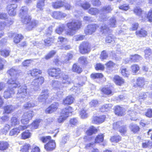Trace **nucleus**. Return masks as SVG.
Masks as SVG:
<instances>
[{"label":"nucleus","instance_id":"1","mask_svg":"<svg viewBox=\"0 0 152 152\" xmlns=\"http://www.w3.org/2000/svg\"><path fill=\"white\" fill-rule=\"evenodd\" d=\"M48 72L49 75L57 79L60 78L62 79L61 81L53 80L51 83L53 90L57 91L56 93L57 95L59 97L61 96L63 93L62 88L72 83L71 79L68 75L61 72L59 68L49 69Z\"/></svg>","mask_w":152,"mask_h":152},{"label":"nucleus","instance_id":"2","mask_svg":"<svg viewBox=\"0 0 152 152\" xmlns=\"http://www.w3.org/2000/svg\"><path fill=\"white\" fill-rule=\"evenodd\" d=\"M7 73L12 76L7 81L8 84L13 88L20 87V83L18 81V78L16 77L17 74L19 73V71L15 67H13L8 70Z\"/></svg>","mask_w":152,"mask_h":152},{"label":"nucleus","instance_id":"3","mask_svg":"<svg viewBox=\"0 0 152 152\" xmlns=\"http://www.w3.org/2000/svg\"><path fill=\"white\" fill-rule=\"evenodd\" d=\"M81 22L78 20H74L67 23L66 26L69 29L65 31V34L67 35L72 36L76 33V31L80 28Z\"/></svg>","mask_w":152,"mask_h":152},{"label":"nucleus","instance_id":"4","mask_svg":"<svg viewBox=\"0 0 152 152\" xmlns=\"http://www.w3.org/2000/svg\"><path fill=\"white\" fill-rule=\"evenodd\" d=\"M21 21L24 24H27L26 29L28 31L31 30L34 27L37 26L39 24L38 21L35 20L31 21V18L28 15L20 18Z\"/></svg>","mask_w":152,"mask_h":152},{"label":"nucleus","instance_id":"5","mask_svg":"<svg viewBox=\"0 0 152 152\" xmlns=\"http://www.w3.org/2000/svg\"><path fill=\"white\" fill-rule=\"evenodd\" d=\"M73 111L72 107L70 106L63 109L61 112L60 116L58 119V122L59 123L63 122Z\"/></svg>","mask_w":152,"mask_h":152},{"label":"nucleus","instance_id":"6","mask_svg":"<svg viewBox=\"0 0 152 152\" xmlns=\"http://www.w3.org/2000/svg\"><path fill=\"white\" fill-rule=\"evenodd\" d=\"M27 87L26 85H23L18 89L16 97L18 98H24L27 95Z\"/></svg>","mask_w":152,"mask_h":152},{"label":"nucleus","instance_id":"7","mask_svg":"<svg viewBox=\"0 0 152 152\" xmlns=\"http://www.w3.org/2000/svg\"><path fill=\"white\" fill-rule=\"evenodd\" d=\"M79 49L82 54L88 53L91 50L90 45L88 42H83L80 45Z\"/></svg>","mask_w":152,"mask_h":152},{"label":"nucleus","instance_id":"8","mask_svg":"<svg viewBox=\"0 0 152 152\" xmlns=\"http://www.w3.org/2000/svg\"><path fill=\"white\" fill-rule=\"evenodd\" d=\"M34 114L32 111H29L25 113L22 116L21 123L23 124L28 123L29 120L31 119Z\"/></svg>","mask_w":152,"mask_h":152},{"label":"nucleus","instance_id":"9","mask_svg":"<svg viewBox=\"0 0 152 152\" xmlns=\"http://www.w3.org/2000/svg\"><path fill=\"white\" fill-rule=\"evenodd\" d=\"M99 27V26L96 24L89 25L85 28V33L87 35H91L96 31Z\"/></svg>","mask_w":152,"mask_h":152},{"label":"nucleus","instance_id":"10","mask_svg":"<svg viewBox=\"0 0 152 152\" xmlns=\"http://www.w3.org/2000/svg\"><path fill=\"white\" fill-rule=\"evenodd\" d=\"M44 82V78L42 77H40L35 79L31 83V85L33 87V88L37 91L39 89V85H41Z\"/></svg>","mask_w":152,"mask_h":152},{"label":"nucleus","instance_id":"11","mask_svg":"<svg viewBox=\"0 0 152 152\" xmlns=\"http://www.w3.org/2000/svg\"><path fill=\"white\" fill-rule=\"evenodd\" d=\"M17 7V5L15 4H8L7 10L9 15L10 16H14L16 14V10Z\"/></svg>","mask_w":152,"mask_h":152},{"label":"nucleus","instance_id":"12","mask_svg":"<svg viewBox=\"0 0 152 152\" xmlns=\"http://www.w3.org/2000/svg\"><path fill=\"white\" fill-rule=\"evenodd\" d=\"M80 82L78 83V85L79 86L78 87H77V86H75L73 87V88L74 89V92L77 93V94H79L81 90L79 87L83 86L84 84L85 81L87 80V77L85 76H84L80 77Z\"/></svg>","mask_w":152,"mask_h":152},{"label":"nucleus","instance_id":"13","mask_svg":"<svg viewBox=\"0 0 152 152\" xmlns=\"http://www.w3.org/2000/svg\"><path fill=\"white\" fill-rule=\"evenodd\" d=\"M56 147V144L55 141L53 140H51L45 145V148L48 151H50L53 150Z\"/></svg>","mask_w":152,"mask_h":152},{"label":"nucleus","instance_id":"14","mask_svg":"<svg viewBox=\"0 0 152 152\" xmlns=\"http://www.w3.org/2000/svg\"><path fill=\"white\" fill-rule=\"evenodd\" d=\"M52 15L53 18L59 20L65 18L67 15L66 13L61 11H54Z\"/></svg>","mask_w":152,"mask_h":152},{"label":"nucleus","instance_id":"15","mask_svg":"<svg viewBox=\"0 0 152 152\" xmlns=\"http://www.w3.org/2000/svg\"><path fill=\"white\" fill-rule=\"evenodd\" d=\"M59 106L58 103H54L46 109L45 112L47 113H51L56 111Z\"/></svg>","mask_w":152,"mask_h":152},{"label":"nucleus","instance_id":"16","mask_svg":"<svg viewBox=\"0 0 152 152\" xmlns=\"http://www.w3.org/2000/svg\"><path fill=\"white\" fill-rule=\"evenodd\" d=\"M49 93L47 89H44L42 91L41 94L38 98V100L40 102H44L48 96Z\"/></svg>","mask_w":152,"mask_h":152},{"label":"nucleus","instance_id":"17","mask_svg":"<svg viewBox=\"0 0 152 152\" xmlns=\"http://www.w3.org/2000/svg\"><path fill=\"white\" fill-rule=\"evenodd\" d=\"M74 100L73 96L71 95H69L63 99V104L64 105H70L73 102Z\"/></svg>","mask_w":152,"mask_h":152},{"label":"nucleus","instance_id":"18","mask_svg":"<svg viewBox=\"0 0 152 152\" xmlns=\"http://www.w3.org/2000/svg\"><path fill=\"white\" fill-rule=\"evenodd\" d=\"M113 81L117 85L121 86L124 83V80L121 77L118 75L114 76Z\"/></svg>","mask_w":152,"mask_h":152},{"label":"nucleus","instance_id":"19","mask_svg":"<svg viewBox=\"0 0 152 152\" xmlns=\"http://www.w3.org/2000/svg\"><path fill=\"white\" fill-rule=\"evenodd\" d=\"M14 93V89L12 88H9L4 91V96L6 99L10 98L11 97L12 95Z\"/></svg>","mask_w":152,"mask_h":152},{"label":"nucleus","instance_id":"20","mask_svg":"<svg viewBox=\"0 0 152 152\" xmlns=\"http://www.w3.org/2000/svg\"><path fill=\"white\" fill-rule=\"evenodd\" d=\"M105 117L104 115L100 116V117H94L93 118L92 122L94 124H97L100 123L104 121L105 119Z\"/></svg>","mask_w":152,"mask_h":152},{"label":"nucleus","instance_id":"21","mask_svg":"<svg viewBox=\"0 0 152 152\" xmlns=\"http://www.w3.org/2000/svg\"><path fill=\"white\" fill-rule=\"evenodd\" d=\"M64 1L61 0L55 2H53L52 3V6L53 8L55 9H58L64 6L65 2V0Z\"/></svg>","mask_w":152,"mask_h":152},{"label":"nucleus","instance_id":"22","mask_svg":"<svg viewBox=\"0 0 152 152\" xmlns=\"http://www.w3.org/2000/svg\"><path fill=\"white\" fill-rule=\"evenodd\" d=\"M28 9L27 7H22L20 10L19 14L20 18L29 15L28 14Z\"/></svg>","mask_w":152,"mask_h":152},{"label":"nucleus","instance_id":"23","mask_svg":"<svg viewBox=\"0 0 152 152\" xmlns=\"http://www.w3.org/2000/svg\"><path fill=\"white\" fill-rule=\"evenodd\" d=\"M124 108L119 106H117L115 109V113L118 116L123 115L124 113Z\"/></svg>","mask_w":152,"mask_h":152},{"label":"nucleus","instance_id":"24","mask_svg":"<svg viewBox=\"0 0 152 152\" xmlns=\"http://www.w3.org/2000/svg\"><path fill=\"white\" fill-rule=\"evenodd\" d=\"M134 12L137 15L141 16L142 18L143 16H145V13L142 12L141 9L138 7H136L134 10Z\"/></svg>","mask_w":152,"mask_h":152},{"label":"nucleus","instance_id":"25","mask_svg":"<svg viewBox=\"0 0 152 152\" xmlns=\"http://www.w3.org/2000/svg\"><path fill=\"white\" fill-rule=\"evenodd\" d=\"M72 70L73 72L78 74L81 73L82 71V68L76 64H75L73 65Z\"/></svg>","mask_w":152,"mask_h":152},{"label":"nucleus","instance_id":"26","mask_svg":"<svg viewBox=\"0 0 152 152\" xmlns=\"http://www.w3.org/2000/svg\"><path fill=\"white\" fill-rule=\"evenodd\" d=\"M42 73V71L37 69H33L28 72V74H30L32 76H35L39 74H41Z\"/></svg>","mask_w":152,"mask_h":152},{"label":"nucleus","instance_id":"27","mask_svg":"<svg viewBox=\"0 0 152 152\" xmlns=\"http://www.w3.org/2000/svg\"><path fill=\"white\" fill-rule=\"evenodd\" d=\"M65 28V26L64 24H60L56 29L55 31L56 33L59 34H61L64 31Z\"/></svg>","mask_w":152,"mask_h":152},{"label":"nucleus","instance_id":"28","mask_svg":"<svg viewBox=\"0 0 152 152\" xmlns=\"http://www.w3.org/2000/svg\"><path fill=\"white\" fill-rule=\"evenodd\" d=\"M137 113L134 112L133 110H129L128 112V114L131 117L130 119L132 120L135 121L137 119Z\"/></svg>","mask_w":152,"mask_h":152},{"label":"nucleus","instance_id":"29","mask_svg":"<svg viewBox=\"0 0 152 152\" xmlns=\"http://www.w3.org/2000/svg\"><path fill=\"white\" fill-rule=\"evenodd\" d=\"M9 146L8 142L4 141H0V150L4 151L6 150Z\"/></svg>","mask_w":152,"mask_h":152},{"label":"nucleus","instance_id":"30","mask_svg":"<svg viewBox=\"0 0 152 152\" xmlns=\"http://www.w3.org/2000/svg\"><path fill=\"white\" fill-rule=\"evenodd\" d=\"M20 123V120L16 117H12L10 121V125L12 126H15L18 125Z\"/></svg>","mask_w":152,"mask_h":152},{"label":"nucleus","instance_id":"31","mask_svg":"<svg viewBox=\"0 0 152 152\" xmlns=\"http://www.w3.org/2000/svg\"><path fill=\"white\" fill-rule=\"evenodd\" d=\"M136 34L137 35L141 37H145L147 34V31L143 29H141L140 30L136 31Z\"/></svg>","mask_w":152,"mask_h":152},{"label":"nucleus","instance_id":"32","mask_svg":"<svg viewBox=\"0 0 152 152\" xmlns=\"http://www.w3.org/2000/svg\"><path fill=\"white\" fill-rule=\"evenodd\" d=\"M145 82L143 77H139L137 80L136 84L138 86L142 87L145 85Z\"/></svg>","mask_w":152,"mask_h":152},{"label":"nucleus","instance_id":"33","mask_svg":"<svg viewBox=\"0 0 152 152\" xmlns=\"http://www.w3.org/2000/svg\"><path fill=\"white\" fill-rule=\"evenodd\" d=\"M101 11L96 8H91L88 11V12L92 15H96L99 14Z\"/></svg>","mask_w":152,"mask_h":152},{"label":"nucleus","instance_id":"34","mask_svg":"<svg viewBox=\"0 0 152 152\" xmlns=\"http://www.w3.org/2000/svg\"><path fill=\"white\" fill-rule=\"evenodd\" d=\"M14 108L12 105H8L4 107V113L8 114L10 113L13 110Z\"/></svg>","mask_w":152,"mask_h":152},{"label":"nucleus","instance_id":"35","mask_svg":"<svg viewBox=\"0 0 152 152\" xmlns=\"http://www.w3.org/2000/svg\"><path fill=\"white\" fill-rule=\"evenodd\" d=\"M112 106L111 104H105L103 105L100 110L102 112L107 111L111 109Z\"/></svg>","mask_w":152,"mask_h":152},{"label":"nucleus","instance_id":"36","mask_svg":"<svg viewBox=\"0 0 152 152\" xmlns=\"http://www.w3.org/2000/svg\"><path fill=\"white\" fill-rule=\"evenodd\" d=\"M23 38V37L20 34H16L13 38V42L16 44L19 42Z\"/></svg>","mask_w":152,"mask_h":152},{"label":"nucleus","instance_id":"37","mask_svg":"<svg viewBox=\"0 0 152 152\" xmlns=\"http://www.w3.org/2000/svg\"><path fill=\"white\" fill-rule=\"evenodd\" d=\"M54 38L52 37H49L44 40L45 45L46 46H49L53 43Z\"/></svg>","mask_w":152,"mask_h":152},{"label":"nucleus","instance_id":"38","mask_svg":"<svg viewBox=\"0 0 152 152\" xmlns=\"http://www.w3.org/2000/svg\"><path fill=\"white\" fill-rule=\"evenodd\" d=\"M31 135V133L29 131L26 130L21 134V138L23 139H26L29 138Z\"/></svg>","mask_w":152,"mask_h":152},{"label":"nucleus","instance_id":"39","mask_svg":"<svg viewBox=\"0 0 152 152\" xmlns=\"http://www.w3.org/2000/svg\"><path fill=\"white\" fill-rule=\"evenodd\" d=\"M109 25L111 27H115L116 25V21L115 18H111L110 20Z\"/></svg>","mask_w":152,"mask_h":152},{"label":"nucleus","instance_id":"40","mask_svg":"<svg viewBox=\"0 0 152 152\" xmlns=\"http://www.w3.org/2000/svg\"><path fill=\"white\" fill-rule=\"evenodd\" d=\"M45 0H39L37 4V7L41 10H43V7L45 5L44 1Z\"/></svg>","mask_w":152,"mask_h":152},{"label":"nucleus","instance_id":"41","mask_svg":"<svg viewBox=\"0 0 152 152\" xmlns=\"http://www.w3.org/2000/svg\"><path fill=\"white\" fill-rule=\"evenodd\" d=\"M96 132V129L93 126H91L86 131V133L88 135H91L93 133Z\"/></svg>","mask_w":152,"mask_h":152},{"label":"nucleus","instance_id":"42","mask_svg":"<svg viewBox=\"0 0 152 152\" xmlns=\"http://www.w3.org/2000/svg\"><path fill=\"white\" fill-rule=\"evenodd\" d=\"M131 130L134 133H136L139 131V127L136 124H132L130 126Z\"/></svg>","mask_w":152,"mask_h":152},{"label":"nucleus","instance_id":"43","mask_svg":"<svg viewBox=\"0 0 152 152\" xmlns=\"http://www.w3.org/2000/svg\"><path fill=\"white\" fill-rule=\"evenodd\" d=\"M104 137L103 134L98 135L95 139V142L98 143L102 142L104 140Z\"/></svg>","mask_w":152,"mask_h":152},{"label":"nucleus","instance_id":"44","mask_svg":"<svg viewBox=\"0 0 152 152\" xmlns=\"http://www.w3.org/2000/svg\"><path fill=\"white\" fill-rule=\"evenodd\" d=\"M131 59L134 62H137L141 59V57L137 54H135L131 56Z\"/></svg>","mask_w":152,"mask_h":152},{"label":"nucleus","instance_id":"45","mask_svg":"<svg viewBox=\"0 0 152 152\" xmlns=\"http://www.w3.org/2000/svg\"><path fill=\"white\" fill-rule=\"evenodd\" d=\"M131 69L133 73H136L140 69V67L137 64H133L131 66Z\"/></svg>","mask_w":152,"mask_h":152},{"label":"nucleus","instance_id":"46","mask_svg":"<svg viewBox=\"0 0 152 152\" xmlns=\"http://www.w3.org/2000/svg\"><path fill=\"white\" fill-rule=\"evenodd\" d=\"M102 91L106 95H112V92L110 88H103L102 89Z\"/></svg>","mask_w":152,"mask_h":152},{"label":"nucleus","instance_id":"47","mask_svg":"<svg viewBox=\"0 0 152 152\" xmlns=\"http://www.w3.org/2000/svg\"><path fill=\"white\" fill-rule=\"evenodd\" d=\"M142 69L143 72L145 73L147 75H150L152 74V72L149 70L148 67L143 66L142 67Z\"/></svg>","mask_w":152,"mask_h":152},{"label":"nucleus","instance_id":"48","mask_svg":"<svg viewBox=\"0 0 152 152\" xmlns=\"http://www.w3.org/2000/svg\"><path fill=\"white\" fill-rule=\"evenodd\" d=\"M30 148V145L26 143L22 147L20 151L23 152H28Z\"/></svg>","mask_w":152,"mask_h":152},{"label":"nucleus","instance_id":"49","mask_svg":"<svg viewBox=\"0 0 152 152\" xmlns=\"http://www.w3.org/2000/svg\"><path fill=\"white\" fill-rule=\"evenodd\" d=\"M77 4H78L79 6H81V7L84 10H86L88 9L91 7V5L87 2H86L83 4H78L77 2Z\"/></svg>","mask_w":152,"mask_h":152},{"label":"nucleus","instance_id":"50","mask_svg":"<svg viewBox=\"0 0 152 152\" xmlns=\"http://www.w3.org/2000/svg\"><path fill=\"white\" fill-rule=\"evenodd\" d=\"M103 77V75L100 73L92 74L91 75V78L95 79L96 78H102Z\"/></svg>","mask_w":152,"mask_h":152},{"label":"nucleus","instance_id":"51","mask_svg":"<svg viewBox=\"0 0 152 152\" xmlns=\"http://www.w3.org/2000/svg\"><path fill=\"white\" fill-rule=\"evenodd\" d=\"M19 133V132L18 128H15L10 131L9 133V135L11 136H15L18 134Z\"/></svg>","mask_w":152,"mask_h":152},{"label":"nucleus","instance_id":"52","mask_svg":"<svg viewBox=\"0 0 152 152\" xmlns=\"http://www.w3.org/2000/svg\"><path fill=\"white\" fill-rule=\"evenodd\" d=\"M110 140L111 142H117L121 140V137L119 135L113 136Z\"/></svg>","mask_w":152,"mask_h":152},{"label":"nucleus","instance_id":"53","mask_svg":"<svg viewBox=\"0 0 152 152\" xmlns=\"http://www.w3.org/2000/svg\"><path fill=\"white\" fill-rule=\"evenodd\" d=\"M109 30V28L105 24H103L102 26L100 31L103 33L106 34L108 32Z\"/></svg>","mask_w":152,"mask_h":152},{"label":"nucleus","instance_id":"54","mask_svg":"<svg viewBox=\"0 0 152 152\" xmlns=\"http://www.w3.org/2000/svg\"><path fill=\"white\" fill-rule=\"evenodd\" d=\"M73 57L72 55L70 53H68L65 56V59L63 61V63H67Z\"/></svg>","mask_w":152,"mask_h":152},{"label":"nucleus","instance_id":"55","mask_svg":"<svg viewBox=\"0 0 152 152\" xmlns=\"http://www.w3.org/2000/svg\"><path fill=\"white\" fill-rule=\"evenodd\" d=\"M80 115L82 118H86L88 116V115L86 111L84 109L80 111Z\"/></svg>","mask_w":152,"mask_h":152},{"label":"nucleus","instance_id":"56","mask_svg":"<svg viewBox=\"0 0 152 152\" xmlns=\"http://www.w3.org/2000/svg\"><path fill=\"white\" fill-rule=\"evenodd\" d=\"M10 52L7 49H2L0 50V53L1 56L6 57L9 55Z\"/></svg>","mask_w":152,"mask_h":152},{"label":"nucleus","instance_id":"57","mask_svg":"<svg viewBox=\"0 0 152 152\" xmlns=\"http://www.w3.org/2000/svg\"><path fill=\"white\" fill-rule=\"evenodd\" d=\"M51 137L50 136L43 137L40 138V140L43 143L48 142L51 140Z\"/></svg>","mask_w":152,"mask_h":152},{"label":"nucleus","instance_id":"58","mask_svg":"<svg viewBox=\"0 0 152 152\" xmlns=\"http://www.w3.org/2000/svg\"><path fill=\"white\" fill-rule=\"evenodd\" d=\"M35 105L36 104H34V102L32 101H31L25 104L24 107L25 108H28L34 107Z\"/></svg>","mask_w":152,"mask_h":152},{"label":"nucleus","instance_id":"59","mask_svg":"<svg viewBox=\"0 0 152 152\" xmlns=\"http://www.w3.org/2000/svg\"><path fill=\"white\" fill-rule=\"evenodd\" d=\"M79 62L82 64H86L87 63V61L86 57L83 56L80 57L79 59Z\"/></svg>","mask_w":152,"mask_h":152},{"label":"nucleus","instance_id":"60","mask_svg":"<svg viewBox=\"0 0 152 152\" xmlns=\"http://www.w3.org/2000/svg\"><path fill=\"white\" fill-rule=\"evenodd\" d=\"M10 128V126L8 124H6L4 127L1 129V132L2 133L6 134Z\"/></svg>","mask_w":152,"mask_h":152},{"label":"nucleus","instance_id":"61","mask_svg":"<svg viewBox=\"0 0 152 152\" xmlns=\"http://www.w3.org/2000/svg\"><path fill=\"white\" fill-rule=\"evenodd\" d=\"M119 8L120 9L124 11H127L130 9L129 5L127 4H124L120 6Z\"/></svg>","mask_w":152,"mask_h":152},{"label":"nucleus","instance_id":"62","mask_svg":"<svg viewBox=\"0 0 152 152\" xmlns=\"http://www.w3.org/2000/svg\"><path fill=\"white\" fill-rule=\"evenodd\" d=\"M108 57V54L106 53L105 50L102 51L100 55V58L101 59H107Z\"/></svg>","mask_w":152,"mask_h":152},{"label":"nucleus","instance_id":"63","mask_svg":"<svg viewBox=\"0 0 152 152\" xmlns=\"http://www.w3.org/2000/svg\"><path fill=\"white\" fill-rule=\"evenodd\" d=\"M40 122V120L36 119V120L34 121L33 123L31 125L32 126L34 127V129H37L38 128L39 125V124Z\"/></svg>","mask_w":152,"mask_h":152},{"label":"nucleus","instance_id":"64","mask_svg":"<svg viewBox=\"0 0 152 152\" xmlns=\"http://www.w3.org/2000/svg\"><path fill=\"white\" fill-rule=\"evenodd\" d=\"M6 24V26H10L12 25L13 23V20L11 18H7V20H6L5 22H4Z\"/></svg>","mask_w":152,"mask_h":152}]
</instances>
